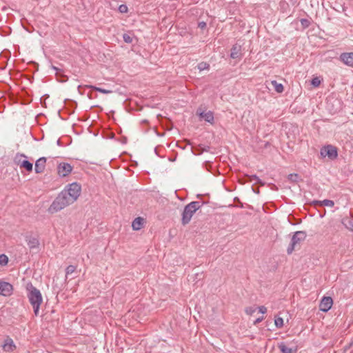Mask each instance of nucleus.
<instances>
[{
    "label": "nucleus",
    "instance_id": "obj_2",
    "mask_svg": "<svg viewBox=\"0 0 353 353\" xmlns=\"http://www.w3.org/2000/svg\"><path fill=\"white\" fill-rule=\"evenodd\" d=\"M72 203L66 196L60 193L50 205L48 211L50 214L57 213Z\"/></svg>",
    "mask_w": 353,
    "mask_h": 353
},
{
    "label": "nucleus",
    "instance_id": "obj_24",
    "mask_svg": "<svg viewBox=\"0 0 353 353\" xmlns=\"http://www.w3.org/2000/svg\"><path fill=\"white\" fill-rule=\"evenodd\" d=\"M321 80L319 77H314L311 81V84L315 88L319 87L321 83Z\"/></svg>",
    "mask_w": 353,
    "mask_h": 353
},
{
    "label": "nucleus",
    "instance_id": "obj_15",
    "mask_svg": "<svg viewBox=\"0 0 353 353\" xmlns=\"http://www.w3.org/2000/svg\"><path fill=\"white\" fill-rule=\"evenodd\" d=\"M340 60L345 65L353 67V52H344L340 55Z\"/></svg>",
    "mask_w": 353,
    "mask_h": 353
},
{
    "label": "nucleus",
    "instance_id": "obj_26",
    "mask_svg": "<svg viewBox=\"0 0 353 353\" xmlns=\"http://www.w3.org/2000/svg\"><path fill=\"white\" fill-rule=\"evenodd\" d=\"M91 88L94 90H97L99 92H101V93H103V94H110L112 92L111 90H105V89H103V88H98V87H94V86H91Z\"/></svg>",
    "mask_w": 353,
    "mask_h": 353
},
{
    "label": "nucleus",
    "instance_id": "obj_4",
    "mask_svg": "<svg viewBox=\"0 0 353 353\" xmlns=\"http://www.w3.org/2000/svg\"><path fill=\"white\" fill-rule=\"evenodd\" d=\"M268 309L264 305L257 306V305H251L246 307L245 309V312L248 316H254L255 314H261V316H259L256 321H254V324L262 321L264 319V314L267 312Z\"/></svg>",
    "mask_w": 353,
    "mask_h": 353
},
{
    "label": "nucleus",
    "instance_id": "obj_31",
    "mask_svg": "<svg viewBox=\"0 0 353 353\" xmlns=\"http://www.w3.org/2000/svg\"><path fill=\"white\" fill-rule=\"evenodd\" d=\"M198 27L201 29H204L206 27V23L204 21L199 22L198 24Z\"/></svg>",
    "mask_w": 353,
    "mask_h": 353
},
{
    "label": "nucleus",
    "instance_id": "obj_32",
    "mask_svg": "<svg viewBox=\"0 0 353 353\" xmlns=\"http://www.w3.org/2000/svg\"><path fill=\"white\" fill-rule=\"evenodd\" d=\"M301 24L305 27H307L309 26V21L307 19H301Z\"/></svg>",
    "mask_w": 353,
    "mask_h": 353
},
{
    "label": "nucleus",
    "instance_id": "obj_13",
    "mask_svg": "<svg viewBox=\"0 0 353 353\" xmlns=\"http://www.w3.org/2000/svg\"><path fill=\"white\" fill-rule=\"evenodd\" d=\"M1 347L5 352H12L16 350V345L14 344L13 340L10 338L7 337L4 339Z\"/></svg>",
    "mask_w": 353,
    "mask_h": 353
},
{
    "label": "nucleus",
    "instance_id": "obj_23",
    "mask_svg": "<svg viewBox=\"0 0 353 353\" xmlns=\"http://www.w3.org/2000/svg\"><path fill=\"white\" fill-rule=\"evenodd\" d=\"M9 259L7 255L4 254H0V266H6L8 263Z\"/></svg>",
    "mask_w": 353,
    "mask_h": 353
},
{
    "label": "nucleus",
    "instance_id": "obj_10",
    "mask_svg": "<svg viewBox=\"0 0 353 353\" xmlns=\"http://www.w3.org/2000/svg\"><path fill=\"white\" fill-rule=\"evenodd\" d=\"M72 170V165L68 163L62 162L57 165V174L59 176H67L71 173Z\"/></svg>",
    "mask_w": 353,
    "mask_h": 353
},
{
    "label": "nucleus",
    "instance_id": "obj_34",
    "mask_svg": "<svg viewBox=\"0 0 353 353\" xmlns=\"http://www.w3.org/2000/svg\"><path fill=\"white\" fill-rule=\"evenodd\" d=\"M352 347H353V339H351V341L349 343V345H348V348Z\"/></svg>",
    "mask_w": 353,
    "mask_h": 353
},
{
    "label": "nucleus",
    "instance_id": "obj_33",
    "mask_svg": "<svg viewBox=\"0 0 353 353\" xmlns=\"http://www.w3.org/2000/svg\"><path fill=\"white\" fill-rule=\"evenodd\" d=\"M288 177H289V179L294 181L298 177V176L296 174H291L289 175Z\"/></svg>",
    "mask_w": 353,
    "mask_h": 353
},
{
    "label": "nucleus",
    "instance_id": "obj_36",
    "mask_svg": "<svg viewBox=\"0 0 353 353\" xmlns=\"http://www.w3.org/2000/svg\"><path fill=\"white\" fill-rule=\"evenodd\" d=\"M70 336H72V333H73V332H70Z\"/></svg>",
    "mask_w": 353,
    "mask_h": 353
},
{
    "label": "nucleus",
    "instance_id": "obj_11",
    "mask_svg": "<svg viewBox=\"0 0 353 353\" xmlns=\"http://www.w3.org/2000/svg\"><path fill=\"white\" fill-rule=\"evenodd\" d=\"M333 305V299L330 296H323L319 303V310L322 312H328Z\"/></svg>",
    "mask_w": 353,
    "mask_h": 353
},
{
    "label": "nucleus",
    "instance_id": "obj_20",
    "mask_svg": "<svg viewBox=\"0 0 353 353\" xmlns=\"http://www.w3.org/2000/svg\"><path fill=\"white\" fill-rule=\"evenodd\" d=\"M314 205L316 206H327L330 208H332L334 205V202L332 200L325 199L323 201H314Z\"/></svg>",
    "mask_w": 353,
    "mask_h": 353
},
{
    "label": "nucleus",
    "instance_id": "obj_28",
    "mask_svg": "<svg viewBox=\"0 0 353 353\" xmlns=\"http://www.w3.org/2000/svg\"><path fill=\"white\" fill-rule=\"evenodd\" d=\"M119 10L121 13H126L128 11V8L126 5L122 4L119 6Z\"/></svg>",
    "mask_w": 353,
    "mask_h": 353
},
{
    "label": "nucleus",
    "instance_id": "obj_30",
    "mask_svg": "<svg viewBox=\"0 0 353 353\" xmlns=\"http://www.w3.org/2000/svg\"><path fill=\"white\" fill-rule=\"evenodd\" d=\"M346 227L351 231L353 232V219H347Z\"/></svg>",
    "mask_w": 353,
    "mask_h": 353
},
{
    "label": "nucleus",
    "instance_id": "obj_7",
    "mask_svg": "<svg viewBox=\"0 0 353 353\" xmlns=\"http://www.w3.org/2000/svg\"><path fill=\"white\" fill-rule=\"evenodd\" d=\"M278 347L281 353H296L298 351V345L296 343L292 341H281L278 343Z\"/></svg>",
    "mask_w": 353,
    "mask_h": 353
},
{
    "label": "nucleus",
    "instance_id": "obj_21",
    "mask_svg": "<svg viewBox=\"0 0 353 353\" xmlns=\"http://www.w3.org/2000/svg\"><path fill=\"white\" fill-rule=\"evenodd\" d=\"M285 324V320L283 317L278 314L274 317V325L277 329H281Z\"/></svg>",
    "mask_w": 353,
    "mask_h": 353
},
{
    "label": "nucleus",
    "instance_id": "obj_27",
    "mask_svg": "<svg viewBox=\"0 0 353 353\" xmlns=\"http://www.w3.org/2000/svg\"><path fill=\"white\" fill-rule=\"evenodd\" d=\"M76 270V267L74 265H68L65 270L66 274H72Z\"/></svg>",
    "mask_w": 353,
    "mask_h": 353
},
{
    "label": "nucleus",
    "instance_id": "obj_17",
    "mask_svg": "<svg viewBox=\"0 0 353 353\" xmlns=\"http://www.w3.org/2000/svg\"><path fill=\"white\" fill-rule=\"evenodd\" d=\"M26 242L30 249L37 248L39 245V240L32 235L26 236Z\"/></svg>",
    "mask_w": 353,
    "mask_h": 353
},
{
    "label": "nucleus",
    "instance_id": "obj_37",
    "mask_svg": "<svg viewBox=\"0 0 353 353\" xmlns=\"http://www.w3.org/2000/svg\"><path fill=\"white\" fill-rule=\"evenodd\" d=\"M70 336H72V333H73V332H70Z\"/></svg>",
    "mask_w": 353,
    "mask_h": 353
},
{
    "label": "nucleus",
    "instance_id": "obj_5",
    "mask_svg": "<svg viewBox=\"0 0 353 353\" xmlns=\"http://www.w3.org/2000/svg\"><path fill=\"white\" fill-rule=\"evenodd\" d=\"M196 210L197 203L196 202H192L185 207L182 214V223L183 225H186L190 221Z\"/></svg>",
    "mask_w": 353,
    "mask_h": 353
},
{
    "label": "nucleus",
    "instance_id": "obj_8",
    "mask_svg": "<svg viewBox=\"0 0 353 353\" xmlns=\"http://www.w3.org/2000/svg\"><path fill=\"white\" fill-rule=\"evenodd\" d=\"M321 154L324 157H327L330 159H335L338 156L337 149L333 145H328L321 150Z\"/></svg>",
    "mask_w": 353,
    "mask_h": 353
},
{
    "label": "nucleus",
    "instance_id": "obj_19",
    "mask_svg": "<svg viewBox=\"0 0 353 353\" xmlns=\"http://www.w3.org/2000/svg\"><path fill=\"white\" fill-rule=\"evenodd\" d=\"M241 46L234 45L231 50V54H230L231 58H232V59L240 58L241 57Z\"/></svg>",
    "mask_w": 353,
    "mask_h": 353
},
{
    "label": "nucleus",
    "instance_id": "obj_1",
    "mask_svg": "<svg viewBox=\"0 0 353 353\" xmlns=\"http://www.w3.org/2000/svg\"><path fill=\"white\" fill-rule=\"evenodd\" d=\"M27 290L29 302L33 307L34 314L37 316L39 314L40 305L43 303L41 293L31 284L28 285Z\"/></svg>",
    "mask_w": 353,
    "mask_h": 353
},
{
    "label": "nucleus",
    "instance_id": "obj_22",
    "mask_svg": "<svg viewBox=\"0 0 353 353\" xmlns=\"http://www.w3.org/2000/svg\"><path fill=\"white\" fill-rule=\"evenodd\" d=\"M275 91L278 93H282L284 90V87L281 83H278L276 81L273 80L271 81Z\"/></svg>",
    "mask_w": 353,
    "mask_h": 353
},
{
    "label": "nucleus",
    "instance_id": "obj_12",
    "mask_svg": "<svg viewBox=\"0 0 353 353\" xmlns=\"http://www.w3.org/2000/svg\"><path fill=\"white\" fill-rule=\"evenodd\" d=\"M196 114L201 119H204L205 121L211 124L214 123V115L213 113L210 110H202V108H199L196 111Z\"/></svg>",
    "mask_w": 353,
    "mask_h": 353
},
{
    "label": "nucleus",
    "instance_id": "obj_3",
    "mask_svg": "<svg viewBox=\"0 0 353 353\" xmlns=\"http://www.w3.org/2000/svg\"><path fill=\"white\" fill-rule=\"evenodd\" d=\"M81 186L77 183H72L68 185L62 193L72 203L78 199L81 193Z\"/></svg>",
    "mask_w": 353,
    "mask_h": 353
},
{
    "label": "nucleus",
    "instance_id": "obj_25",
    "mask_svg": "<svg viewBox=\"0 0 353 353\" xmlns=\"http://www.w3.org/2000/svg\"><path fill=\"white\" fill-rule=\"evenodd\" d=\"M209 64L207 63H205V62H201L198 65H197V68L198 69L201 71V70H208L209 69Z\"/></svg>",
    "mask_w": 353,
    "mask_h": 353
},
{
    "label": "nucleus",
    "instance_id": "obj_6",
    "mask_svg": "<svg viewBox=\"0 0 353 353\" xmlns=\"http://www.w3.org/2000/svg\"><path fill=\"white\" fill-rule=\"evenodd\" d=\"M26 158L25 154L17 153L14 157V162L20 168H23L28 172H31L33 170V164L26 160Z\"/></svg>",
    "mask_w": 353,
    "mask_h": 353
},
{
    "label": "nucleus",
    "instance_id": "obj_35",
    "mask_svg": "<svg viewBox=\"0 0 353 353\" xmlns=\"http://www.w3.org/2000/svg\"><path fill=\"white\" fill-rule=\"evenodd\" d=\"M215 334L219 335L220 332H216Z\"/></svg>",
    "mask_w": 353,
    "mask_h": 353
},
{
    "label": "nucleus",
    "instance_id": "obj_18",
    "mask_svg": "<svg viewBox=\"0 0 353 353\" xmlns=\"http://www.w3.org/2000/svg\"><path fill=\"white\" fill-rule=\"evenodd\" d=\"M144 223H145L144 219H143L141 217L136 218L133 221V222L132 223V229L134 230H141L142 228Z\"/></svg>",
    "mask_w": 353,
    "mask_h": 353
},
{
    "label": "nucleus",
    "instance_id": "obj_29",
    "mask_svg": "<svg viewBox=\"0 0 353 353\" xmlns=\"http://www.w3.org/2000/svg\"><path fill=\"white\" fill-rule=\"evenodd\" d=\"M123 39L125 43H130L132 42V38L129 34H124Z\"/></svg>",
    "mask_w": 353,
    "mask_h": 353
},
{
    "label": "nucleus",
    "instance_id": "obj_16",
    "mask_svg": "<svg viewBox=\"0 0 353 353\" xmlns=\"http://www.w3.org/2000/svg\"><path fill=\"white\" fill-rule=\"evenodd\" d=\"M46 164V159L45 157H41L37 160L34 165L35 172L40 174L44 172Z\"/></svg>",
    "mask_w": 353,
    "mask_h": 353
},
{
    "label": "nucleus",
    "instance_id": "obj_9",
    "mask_svg": "<svg viewBox=\"0 0 353 353\" xmlns=\"http://www.w3.org/2000/svg\"><path fill=\"white\" fill-rule=\"evenodd\" d=\"M305 237V234L303 232L299 231L295 232V234L293 235L292 238V242L290 247L288 249V252L289 254H291L294 250L295 249V247L296 244L299 243L300 241H303Z\"/></svg>",
    "mask_w": 353,
    "mask_h": 353
},
{
    "label": "nucleus",
    "instance_id": "obj_14",
    "mask_svg": "<svg viewBox=\"0 0 353 353\" xmlns=\"http://www.w3.org/2000/svg\"><path fill=\"white\" fill-rule=\"evenodd\" d=\"M13 288L9 283L0 281V294L10 296L12 294Z\"/></svg>",
    "mask_w": 353,
    "mask_h": 353
}]
</instances>
